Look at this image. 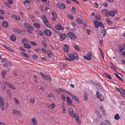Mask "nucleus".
Instances as JSON below:
<instances>
[{
    "label": "nucleus",
    "instance_id": "obj_63",
    "mask_svg": "<svg viewBox=\"0 0 125 125\" xmlns=\"http://www.w3.org/2000/svg\"><path fill=\"white\" fill-rule=\"evenodd\" d=\"M20 50L23 51L24 52H25L26 51V50L25 49H24L22 47H20Z\"/></svg>",
    "mask_w": 125,
    "mask_h": 125
},
{
    "label": "nucleus",
    "instance_id": "obj_28",
    "mask_svg": "<svg viewBox=\"0 0 125 125\" xmlns=\"http://www.w3.org/2000/svg\"><path fill=\"white\" fill-rule=\"evenodd\" d=\"M106 33V29H104L103 31L101 32V35H102L103 36H105V35Z\"/></svg>",
    "mask_w": 125,
    "mask_h": 125
},
{
    "label": "nucleus",
    "instance_id": "obj_8",
    "mask_svg": "<svg viewBox=\"0 0 125 125\" xmlns=\"http://www.w3.org/2000/svg\"><path fill=\"white\" fill-rule=\"evenodd\" d=\"M67 34L69 37L71 39L73 40H75L76 39V37L75 35L73 33L69 32L67 33Z\"/></svg>",
    "mask_w": 125,
    "mask_h": 125
},
{
    "label": "nucleus",
    "instance_id": "obj_9",
    "mask_svg": "<svg viewBox=\"0 0 125 125\" xmlns=\"http://www.w3.org/2000/svg\"><path fill=\"white\" fill-rule=\"evenodd\" d=\"M58 7L59 9H63L65 8V5L63 3H58L57 4Z\"/></svg>",
    "mask_w": 125,
    "mask_h": 125
},
{
    "label": "nucleus",
    "instance_id": "obj_11",
    "mask_svg": "<svg viewBox=\"0 0 125 125\" xmlns=\"http://www.w3.org/2000/svg\"><path fill=\"white\" fill-rule=\"evenodd\" d=\"M109 11L107 10H104L102 11V13L104 15H105L106 17L109 16Z\"/></svg>",
    "mask_w": 125,
    "mask_h": 125
},
{
    "label": "nucleus",
    "instance_id": "obj_32",
    "mask_svg": "<svg viewBox=\"0 0 125 125\" xmlns=\"http://www.w3.org/2000/svg\"><path fill=\"white\" fill-rule=\"evenodd\" d=\"M55 104L54 103L50 105H48L47 106V107L51 109L54 108L55 107Z\"/></svg>",
    "mask_w": 125,
    "mask_h": 125
},
{
    "label": "nucleus",
    "instance_id": "obj_48",
    "mask_svg": "<svg viewBox=\"0 0 125 125\" xmlns=\"http://www.w3.org/2000/svg\"><path fill=\"white\" fill-rule=\"evenodd\" d=\"M68 111L69 114L73 111V109L71 108H70L68 109Z\"/></svg>",
    "mask_w": 125,
    "mask_h": 125
},
{
    "label": "nucleus",
    "instance_id": "obj_58",
    "mask_svg": "<svg viewBox=\"0 0 125 125\" xmlns=\"http://www.w3.org/2000/svg\"><path fill=\"white\" fill-rule=\"evenodd\" d=\"M39 9H40V10L42 11H43V6H40L39 7Z\"/></svg>",
    "mask_w": 125,
    "mask_h": 125
},
{
    "label": "nucleus",
    "instance_id": "obj_10",
    "mask_svg": "<svg viewBox=\"0 0 125 125\" xmlns=\"http://www.w3.org/2000/svg\"><path fill=\"white\" fill-rule=\"evenodd\" d=\"M91 54L90 52H89L87 54V56L85 55L84 56V58L86 60H90L91 58Z\"/></svg>",
    "mask_w": 125,
    "mask_h": 125
},
{
    "label": "nucleus",
    "instance_id": "obj_40",
    "mask_svg": "<svg viewBox=\"0 0 125 125\" xmlns=\"http://www.w3.org/2000/svg\"><path fill=\"white\" fill-rule=\"evenodd\" d=\"M120 118L119 115L118 114H116L114 116V118L115 120H118Z\"/></svg>",
    "mask_w": 125,
    "mask_h": 125
},
{
    "label": "nucleus",
    "instance_id": "obj_19",
    "mask_svg": "<svg viewBox=\"0 0 125 125\" xmlns=\"http://www.w3.org/2000/svg\"><path fill=\"white\" fill-rule=\"evenodd\" d=\"M5 84L8 86L10 87L12 89H16L15 87L10 83L6 82Z\"/></svg>",
    "mask_w": 125,
    "mask_h": 125
},
{
    "label": "nucleus",
    "instance_id": "obj_24",
    "mask_svg": "<svg viewBox=\"0 0 125 125\" xmlns=\"http://www.w3.org/2000/svg\"><path fill=\"white\" fill-rule=\"evenodd\" d=\"M2 25L3 27L5 28L8 27V22L5 21H4L2 22Z\"/></svg>",
    "mask_w": 125,
    "mask_h": 125
},
{
    "label": "nucleus",
    "instance_id": "obj_22",
    "mask_svg": "<svg viewBox=\"0 0 125 125\" xmlns=\"http://www.w3.org/2000/svg\"><path fill=\"white\" fill-rule=\"evenodd\" d=\"M63 49L64 51L66 52H68V47L66 44H64L63 45Z\"/></svg>",
    "mask_w": 125,
    "mask_h": 125
},
{
    "label": "nucleus",
    "instance_id": "obj_16",
    "mask_svg": "<svg viewBox=\"0 0 125 125\" xmlns=\"http://www.w3.org/2000/svg\"><path fill=\"white\" fill-rule=\"evenodd\" d=\"M12 114L13 115H14L15 114H17L20 115H21V112L19 111L16 110L15 109H13L12 111Z\"/></svg>",
    "mask_w": 125,
    "mask_h": 125
},
{
    "label": "nucleus",
    "instance_id": "obj_13",
    "mask_svg": "<svg viewBox=\"0 0 125 125\" xmlns=\"http://www.w3.org/2000/svg\"><path fill=\"white\" fill-rule=\"evenodd\" d=\"M69 94L72 96L73 99H74V100L77 103H79L80 101L79 99L77 96L73 95L71 93H70V94Z\"/></svg>",
    "mask_w": 125,
    "mask_h": 125
},
{
    "label": "nucleus",
    "instance_id": "obj_31",
    "mask_svg": "<svg viewBox=\"0 0 125 125\" xmlns=\"http://www.w3.org/2000/svg\"><path fill=\"white\" fill-rule=\"evenodd\" d=\"M13 29V31H14L16 32L17 33H20L22 32L20 29L18 28H14Z\"/></svg>",
    "mask_w": 125,
    "mask_h": 125
},
{
    "label": "nucleus",
    "instance_id": "obj_15",
    "mask_svg": "<svg viewBox=\"0 0 125 125\" xmlns=\"http://www.w3.org/2000/svg\"><path fill=\"white\" fill-rule=\"evenodd\" d=\"M55 28L56 29L59 30H63L64 29V28L62 25L59 24H58L55 26Z\"/></svg>",
    "mask_w": 125,
    "mask_h": 125
},
{
    "label": "nucleus",
    "instance_id": "obj_14",
    "mask_svg": "<svg viewBox=\"0 0 125 125\" xmlns=\"http://www.w3.org/2000/svg\"><path fill=\"white\" fill-rule=\"evenodd\" d=\"M117 11L116 10H114L113 11H110L109 12V16H110L112 17H114L115 16V13H117Z\"/></svg>",
    "mask_w": 125,
    "mask_h": 125
},
{
    "label": "nucleus",
    "instance_id": "obj_37",
    "mask_svg": "<svg viewBox=\"0 0 125 125\" xmlns=\"http://www.w3.org/2000/svg\"><path fill=\"white\" fill-rule=\"evenodd\" d=\"M76 20L77 22L80 24H82L83 22L82 21L80 18H78L76 19Z\"/></svg>",
    "mask_w": 125,
    "mask_h": 125
},
{
    "label": "nucleus",
    "instance_id": "obj_27",
    "mask_svg": "<svg viewBox=\"0 0 125 125\" xmlns=\"http://www.w3.org/2000/svg\"><path fill=\"white\" fill-rule=\"evenodd\" d=\"M23 46L25 48L27 49H30L31 48V46L30 44L26 43H24Z\"/></svg>",
    "mask_w": 125,
    "mask_h": 125
},
{
    "label": "nucleus",
    "instance_id": "obj_47",
    "mask_svg": "<svg viewBox=\"0 0 125 125\" xmlns=\"http://www.w3.org/2000/svg\"><path fill=\"white\" fill-rule=\"evenodd\" d=\"M30 102L32 104H33L35 102L33 98H31L30 99Z\"/></svg>",
    "mask_w": 125,
    "mask_h": 125
},
{
    "label": "nucleus",
    "instance_id": "obj_51",
    "mask_svg": "<svg viewBox=\"0 0 125 125\" xmlns=\"http://www.w3.org/2000/svg\"><path fill=\"white\" fill-rule=\"evenodd\" d=\"M100 109L101 110L102 112H103L105 110L104 108L102 106H101L100 107Z\"/></svg>",
    "mask_w": 125,
    "mask_h": 125
},
{
    "label": "nucleus",
    "instance_id": "obj_42",
    "mask_svg": "<svg viewBox=\"0 0 125 125\" xmlns=\"http://www.w3.org/2000/svg\"><path fill=\"white\" fill-rule=\"evenodd\" d=\"M42 45L44 47H47L46 43L45 42L42 41Z\"/></svg>",
    "mask_w": 125,
    "mask_h": 125
},
{
    "label": "nucleus",
    "instance_id": "obj_33",
    "mask_svg": "<svg viewBox=\"0 0 125 125\" xmlns=\"http://www.w3.org/2000/svg\"><path fill=\"white\" fill-rule=\"evenodd\" d=\"M31 121L32 122L33 125H37V123L36 119L35 118H33L31 119Z\"/></svg>",
    "mask_w": 125,
    "mask_h": 125
},
{
    "label": "nucleus",
    "instance_id": "obj_20",
    "mask_svg": "<svg viewBox=\"0 0 125 125\" xmlns=\"http://www.w3.org/2000/svg\"><path fill=\"white\" fill-rule=\"evenodd\" d=\"M52 19L53 21H55L57 18L56 13L54 12H52Z\"/></svg>",
    "mask_w": 125,
    "mask_h": 125
},
{
    "label": "nucleus",
    "instance_id": "obj_6",
    "mask_svg": "<svg viewBox=\"0 0 125 125\" xmlns=\"http://www.w3.org/2000/svg\"><path fill=\"white\" fill-rule=\"evenodd\" d=\"M24 25L27 29L31 31L33 30V28L31 25L29 23L25 22L23 24Z\"/></svg>",
    "mask_w": 125,
    "mask_h": 125
},
{
    "label": "nucleus",
    "instance_id": "obj_50",
    "mask_svg": "<svg viewBox=\"0 0 125 125\" xmlns=\"http://www.w3.org/2000/svg\"><path fill=\"white\" fill-rule=\"evenodd\" d=\"M114 74L119 80H122L121 78L116 73H114Z\"/></svg>",
    "mask_w": 125,
    "mask_h": 125
},
{
    "label": "nucleus",
    "instance_id": "obj_7",
    "mask_svg": "<svg viewBox=\"0 0 125 125\" xmlns=\"http://www.w3.org/2000/svg\"><path fill=\"white\" fill-rule=\"evenodd\" d=\"M0 104L2 110H4L5 108L4 106V100L2 97L1 96H0Z\"/></svg>",
    "mask_w": 125,
    "mask_h": 125
},
{
    "label": "nucleus",
    "instance_id": "obj_2",
    "mask_svg": "<svg viewBox=\"0 0 125 125\" xmlns=\"http://www.w3.org/2000/svg\"><path fill=\"white\" fill-rule=\"evenodd\" d=\"M42 18L44 24L47 27L50 28V26L48 25V21L47 18L44 15L42 16Z\"/></svg>",
    "mask_w": 125,
    "mask_h": 125
},
{
    "label": "nucleus",
    "instance_id": "obj_21",
    "mask_svg": "<svg viewBox=\"0 0 125 125\" xmlns=\"http://www.w3.org/2000/svg\"><path fill=\"white\" fill-rule=\"evenodd\" d=\"M66 99L67 104L69 105H71L72 104V101L70 97L68 96H67Z\"/></svg>",
    "mask_w": 125,
    "mask_h": 125
},
{
    "label": "nucleus",
    "instance_id": "obj_1",
    "mask_svg": "<svg viewBox=\"0 0 125 125\" xmlns=\"http://www.w3.org/2000/svg\"><path fill=\"white\" fill-rule=\"evenodd\" d=\"M94 23L95 27L96 28L99 27L100 26H101L102 28H104V27L103 24L101 22H99L97 21H94Z\"/></svg>",
    "mask_w": 125,
    "mask_h": 125
},
{
    "label": "nucleus",
    "instance_id": "obj_53",
    "mask_svg": "<svg viewBox=\"0 0 125 125\" xmlns=\"http://www.w3.org/2000/svg\"><path fill=\"white\" fill-rule=\"evenodd\" d=\"M32 57L34 59H36L38 58V56L36 55H33L32 56Z\"/></svg>",
    "mask_w": 125,
    "mask_h": 125
},
{
    "label": "nucleus",
    "instance_id": "obj_3",
    "mask_svg": "<svg viewBox=\"0 0 125 125\" xmlns=\"http://www.w3.org/2000/svg\"><path fill=\"white\" fill-rule=\"evenodd\" d=\"M77 54L75 53L73 54L71 53H70L69 54V57L71 61L75 59L76 60H77Z\"/></svg>",
    "mask_w": 125,
    "mask_h": 125
},
{
    "label": "nucleus",
    "instance_id": "obj_55",
    "mask_svg": "<svg viewBox=\"0 0 125 125\" xmlns=\"http://www.w3.org/2000/svg\"><path fill=\"white\" fill-rule=\"evenodd\" d=\"M31 44L34 46H35L37 45L36 43L33 41H31Z\"/></svg>",
    "mask_w": 125,
    "mask_h": 125
},
{
    "label": "nucleus",
    "instance_id": "obj_12",
    "mask_svg": "<svg viewBox=\"0 0 125 125\" xmlns=\"http://www.w3.org/2000/svg\"><path fill=\"white\" fill-rule=\"evenodd\" d=\"M44 34L48 36H50L52 34L51 32L48 30H45L43 31Z\"/></svg>",
    "mask_w": 125,
    "mask_h": 125
},
{
    "label": "nucleus",
    "instance_id": "obj_60",
    "mask_svg": "<svg viewBox=\"0 0 125 125\" xmlns=\"http://www.w3.org/2000/svg\"><path fill=\"white\" fill-rule=\"evenodd\" d=\"M120 94L122 97H124L125 96V94L124 93L122 92H120Z\"/></svg>",
    "mask_w": 125,
    "mask_h": 125
},
{
    "label": "nucleus",
    "instance_id": "obj_35",
    "mask_svg": "<svg viewBox=\"0 0 125 125\" xmlns=\"http://www.w3.org/2000/svg\"><path fill=\"white\" fill-rule=\"evenodd\" d=\"M106 77L109 79H111V77L110 76L105 73H104L103 74Z\"/></svg>",
    "mask_w": 125,
    "mask_h": 125
},
{
    "label": "nucleus",
    "instance_id": "obj_30",
    "mask_svg": "<svg viewBox=\"0 0 125 125\" xmlns=\"http://www.w3.org/2000/svg\"><path fill=\"white\" fill-rule=\"evenodd\" d=\"M6 72L7 71L5 70H3L1 72L2 75V77L3 78H4Z\"/></svg>",
    "mask_w": 125,
    "mask_h": 125
},
{
    "label": "nucleus",
    "instance_id": "obj_4",
    "mask_svg": "<svg viewBox=\"0 0 125 125\" xmlns=\"http://www.w3.org/2000/svg\"><path fill=\"white\" fill-rule=\"evenodd\" d=\"M97 97V98H99L100 101H103L104 99V96L101 93L98 92L96 93Z\"/></svg>",
    "mask_w": 125,
    "mask_h": 125
},
{
    "label": "nucleus",
    "instance_id": "obj_41",
    "mask_svg": "<svg viewBox=\"0 0 125 125\" xmlns=\"http://www.w3.org/2000/svg\"><path fill=\"white\" fill-rule=\"evenodd\" d=\"M105 125H110V122L108 120H105L104 123Z\"/></svg>",
    "mask_w": 125,
    "mask_h": 125
},
{
    "label": "nucleus",
    "instance_id": "obj_34",
    "mask_svg": "<svg viewBox=\"0 0 125 125\" xmlns=\"http://www.w3.org/2000/svg\"><path fill=\"white\" fill-rule=\"evenodd\" d=\"M70 116L73 118L75 117L76 115H77V114H74L73 113V111L69 114Z\"/></svg>",
    "mask_w": 125,
    "mask_h": 125
},
{
    "label": "nucleus",
    "instance_id": "obj_64",
    "mask_svg": "<svg viewBox=\"0 0 125 125\" xmlns=\"http://www.w3.org/2000/svg\"><path fill=\"white\" fill-rule=\"evenodd\" d=\"M71 9L72 10L74 11H75L76 10V8L75 7H72Z\"/></svg>",
    "mask_w": 125,
    "mask_h": 125
},
{
    "label": "nucleus",
    "instance_id": "obj_54",
    "mask_svg": "<svg viewBox=\"0 0 125 125\" xmlns=\"http://www.w3.org/2000/svg\"><path fill=\"white\" fill-rule=\"evenodd\" d=\"M111 66L114 69V70L117 72L116 71V69L115 68V66H114V65H113L112 64H111Z\"/></svg>",
    "mask_w": 125,
    "mask_h": 125
},
{
    "label": "nucleus",
    "instance_id": "obj_18",
    "mask_svg": "<svg viewBox=\"0 0 125 125\" xmlns=\"http://www.w3.org/2000/svg\"><path fill=\"white\" fill-rule=\"evenodd\" d=\"M12 65V63L10 62H8L5 63L3 64V65L7 67H8Z\"/></svg>",
    "mask_w": 125,
    "mask_h": 125
},
{
    "label": "nucleus",
    "instance_id": "obj_5",
    "mask_svg": "<svg viewBox=\"0 0 125 125\" xmlns=\"http://www.w3.org/2000/svg\"><path fill=\"white\" fill-rule=\"evenodd\" d=\"M40 74L42 77L44 79H45L47 80H49V81H50L52 80V79L50 76L49 75H45L42 73L41 72Z\"/></svg>",
    "mask_w": 125,
    "mask_h": 125
},
{
    "label": "nucleus",
    "instance_id": "obj_44",
    "mask_svg": "<svg viewBox=\"0 0 125 125\" xmlns=\"http://www.w3.org/2000/svg\"><path fill=\"white\" fill-rule=\"evenodd\" d=\"M62 109L63 111V112L64 113H65V108H64L65 106L64 104H63V102L62 104Z\"/></svg>",
    "mask_w": 125,
    "mask_h": 125
},
{
    "label": "nucleus",
    "instance_id": "obj_17",
    "mask_svg": "<svg viewBox=\"0 0 125 125\" xmlns=\"http://www.w3.org/2000/svg\"><path fill=\"white\" fill-rule=\"evenodd\" d=\"M58 35L60 37V39L62 40H64L66 36L65 34H63L62 33H59L58 34Z\"/></svg>",
    "mask_w": 125,
    "mask_h": 125
},
{
    "label": "nucleus",
    "instance_id": "obj_56",
    "mask_svg": "<svg viewBox=\"0 0 125 125\" xmlns=\"http://www.w3.org/2000/svg\"><path fill=\"white\" fill-rule=\"evenodd\" d=\"M61 98L64 101L65 100V96H64L62 94L61 95Z\"/></svg>",
    "mask_w": 125,
    "mask_h": 125
},
{
    "label": "nucleus",
    "instance_id": "obj_57",
    "mask_svg": "<svg viewBox=\"0 0 125 125\" xmlns=\"http://www.w3.org/2000/svg\"><path fill=\"white\" fill-rule=\"evenodd\" d=\"M87 94H85L84 96V100H87V99L88 98V97H87Z\"/></svg>",
    "mask_w": 125,
    "mask_h": 125
},
{
    "label": "nucleus",
    "instance_id": "obj_46",
    "mask_svg": "<svg viewBox=\"0 0 125 125\" xmlns=\"http://www.w3.org/2000/svg\"><path fill=\"white\" fill-rule=\"evenodd\" d=\"M68 17L70 19L73 20V16L72 15H71L70 14L68 15Z\"/></svg>",
    "mask_w": 125,
    "mask_h": 125
},
{
    "label": "nucleus",
    "instance_id": "obj_29",
    "mask_svg": "<svg viewBox=\"0 0 125 125\" xmlns=\"http://www.w3.org/2000/svg\"><path fill=\"white\" fill-rule=\"evenodd\" d=\"M37 34L38 35H40L41 36H42L43 35V34L41 30H38L36 31Z\"/></svg>",
    "mask_w": 125,
    "mask_h": 125
},
{
    "label": "nucleus",
    "instance_id": "obj_23",
    "mask_svg": "<svg viewBox=\"0 0 125 125\" xmlns=\"http://www.w3.org/2000/svg\"><path fill=\"white\" fill-rule=\"evenodd\" d=\"M46 54L48 55L49 57L51 58L53 56V54L52 52L49 50L47 51L46 52Z\"/></svg>",
    "mask_w": 125,
    "mask_h": 125
},
{
    "label": "nucleus",
    "instance_id": "obj_25",
    "mask_svg": "<svg viewBox=\"0 0 125 125\" xmlns=\"http://www.w3.org/2000/svg\"><path fill=\"white\" fill-rule=\"evenodd\" d=\"M10 39L11 41H15L16 40V38L15 35L13 34L10 36Z\"/></svg>",
    "mask_w": 125,
    "mask_h": 125
},
{
    "label": "nucleus",
    "instance_id": "obj_49",
    "mask_svg": "<svg viewBox=\"0 0 125 125\" xmlns=\"http://www.w3.org/2000/svg\"><path fill=\"white\" fill-rule=\"evenodd\" d=\"M74 48L78 51L80 50V49L79 47L77 45H75L74 46Z\"/></svg>",
    "mask_w": 125,
    "mask_h": 125
},
{
    "label": "nucleus",
    "instance_id": "obj_43",
    "mask_svg": "<svg viewBox=\"0 0 125 125\" xmlns=\"http://www.w3.org/2000/svg\"><path fill=\"white\" fill-rule=\"evenodd\" d=\"M106 21L109 24H111L112 23V21L109 20V18L106 19Z\"/></svg>",
    "mask_w": 125,
    "mask_h": 125
},
{
    "label": "nucleus",
    "instance_id": "obj_36",
    "mask_svg": "<svg viewBox=\"0 0 125 125\" xmlns=\"http://www.w3.org/2000/svg\"><path fill=\"white\" fill-rule=\"evenodd\" d=\"M33 25L36 28H40V25L36 23H34L33 24Z\"/></svg>",
    "mask_w": 125,
    "mask_h": 125
},
{
    "label": "nucleus",
    "instance_id": "obj_39",
    "mask_svg": "<svg viewBox=\"0 0 125 125\" xmlns=\"http://www.w3.org/2000/svg\"><path fill=\"white\" fill-rule=\"evenodd\" d=\"M75 117V119L76 121H77V122L79 124H80V122L79 121V118L78 115H76Z\"/></svg>",
    "mask_w": 125,
    "mask_h": 125
},
{
    "label": "nucleus",
    "instance_id": "obj_61",
    "mask_svg": "<svg viewBox=\"0 0 125 125\" xmlns=\"http://www.w3.org/2000/svg\"><path fill=\"white\" fill-rule=\"evenodd\" d=\"M2 89L4 91L6 89V88L5 85H4L2 86Z\"/></svg>",
    "mask_w": 125,
    "mask_h": 125
},
{
    "label": "nucleus",
    "instance_id": "obj_38",
    "mask_svg": "<svg viewBox=\"0 0 125 125\" xmlns=\"http://www.w3.org/2000/svg\"><path fill=\"white\" fill-rule=\"evenodd\" d=\"M21 53L24 56L26 57V58H29V57L28 55L26 54V53L24 52H21Z\"/></svg>",
    "mask_w": 125,
    "mask_h": 125
},
{
    "label": "nucleus",
    "instance_id": "obj_52",
    "mask_svg": "<svg viewBox=\"0 0 125 125\" xmlns=\"http://www.w3.org/2000/svg\"><path fill=\"white\" fill-rule=\"evenodd\" d=\"M7 2L9 4H11L12 3L13 0H7Z\"/></svg>",
    "mask_w": 125,
    "mask_h": 125
},
{
    "label": "nucleus",
    "instance_id": "obj_26",
    "mask_svg": "<svg viewBox=\"0 0 125 125\" xmlns=\"http://www.w3.org/2000/svg\"><path fill=\"white\" fill-rule=\"evenodd\" d=\"M58 89L59 90H60V91H61L63 92H65L69 94H70V93L68 92L67 90H65L64 89L61 88H58Z\"/></svg>",
    "mask_w": 125,
    "mask_h": 125
},
{
    "label": "nucleus",
    "instance_id": "obj_45",
    "mask_svg": "<svg viewBox=\"0 0 125 125\" xmlns=\"http://www.w3.org/2000/svg\"><path fill=\"white\" fill-rule=\"evenodd\" d=\"M27 41H28V40H26V39L25 38H23L22 39V42L23 43H25L24 42H27Z\"/></svg>",
    "mask_w": 125,
    "mask_h": 125
},
{
    "label": "nucleus",
    "instance_id": "obj_62",
    "mask_svg": "<svg viewBox=\"0 0 125 125\" xmlns=\"http://www.w3.org/2000/svg\"><path fill=\"white\" fill-rule=\"evenodd\" d=\"M118 49H119V51H120V52H121L123 50V48H122V47H121L120 46H119L118 47Z\"/></svg>",
    "mask_w": 125,
    "mask_h": 125
},
{
    "label": "nucleus",
    "instance_id": "obj_59",
    "mask_svg": "<svg viewBox=\"0 0 125 125\" xmlns=\"http://www.w3.org/2000/svg\"><path fill=\"white\" fill-rule=\"evenodd\" d=\"M94 5L96 8H97L98 7V4L96 2L94 3Z\"/></svg>",
    "mask_w": 125,
    "mask_h": 125
}]
</instances>
